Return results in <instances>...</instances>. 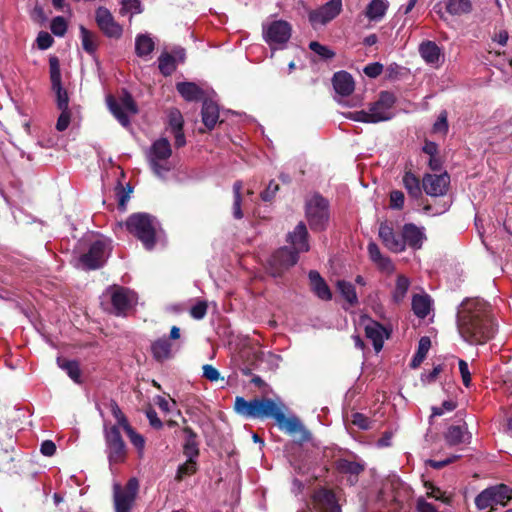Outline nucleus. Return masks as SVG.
<instances>
[{
	"label": "nucleus",
	"instance_id": "obj_33",
	"mask_svg": "<svg viewBox=\"0 0 512 512\" xmlns=\"http://www.w3.org/2000/svg\"><path fill=\"white\" fill-rule=\"evenodd\" d=\"M367 249H368L370 259L376 265H378L381 269L386 270V271H390L393 269V264H392L391 260L388 257H384L381 254L380 249L376 243L370 242L368 244Z\"/></svg>",
	"mask_w": 512,
	"mask_h": 512
},
{
	"label": "nucleus",
	"instance_id": "obj_14",
	"mask_svg": "<svg viewBox=\"0 0 512 512\" xmlns=\"http://www.w3.org/2000/svg\"><path fill=\"white\" fill-rule=\"evenodd\" d=\"M450 176L447 172L440 175L425 174L422 187L425 193L432 197L444 196L449 188Z\"/></svg>",
	"mask_w": 512,
	"mask_h": 512
},
{
	"label": "nucleus",
	"instance_id": "obj_46",
	"mask_svg": "<svg viewBox=\"0 0 512 512\" xmlns=\"http://www.w3.org/2000/svg\"><path fill=\"white\" fill-rule=\"evenodd\" d=\"M123 430L126 432L130 442L137 448L139 454L142 455L144 446H145L144 437L142 435H140L139 433H137L131 427V425H127V427H125Z\"/></svg>",
	"mask_w": 512,
	"mask_h": 512
},
{
	"label": "nucleus",
	"instance_id": "obj_57",
	"mask_svg": "<svg viewBox=\"0 0 512 512\" xmlns=\"http://www.w3.org/2000/svg\"><path fill=\"white\" fill-rule=\"evenodd\" d=\"M443 371L442 365H436L434 366L433 370L429 373H422L421 375V382L423 384H430L435 382L438 375Z\"/></svg>",
	"mask_w": 512,
	"mask_h": 512
},
{
	"label": "nucleus",
	"instance_id": "obj_18",
	"mask_svg": "<svg viewBox=\"0 0 512 512\" xmlns=\"http://www.w3.org/2000/svg\"><path fill=\"white\" fill-rule=\"evenodd\" d=\"M379 237L390 251L400 253L405 250V239H403L402 234H396L386 222L380 224Z\"/></svg>",
	"mask_w": 512,
	"mask_h": 512
},
{
	"label": "nucleus",
	"instance_id": "obj_53",
	"mask_svg": "<svg viewBox=\"0 0 512 512\" xmlns=\"http://www.w3.org/2000/svg\"><path fill=\"white\" fill-rule=\"evenodd\" d=\"M131 189L126 190L121 184L116 188V197L118 200V208L122 211L126 210V204L130 198Z\"/></svg>",
	"mask_w": 512,
	"mask_h": 512
},
{
	"label": "nucleus",
	"instance_id": "obj_5",
	"mask_svg": "<svg viewBox=\"0 0 512 512\" xmlns=\"http://www.w3.org/2000/svg\"><path fill=\"white\" fill-rule=\"evenodd\" d=\"M171 155L172 149L168 139L160 138L151 145L148 160L156 176L163 178L166 173L172 170Z\"/></svg>",
	"mask_w": 512,
	"mask_h": 512
},
{
	"label": "nucleus",
	"instance_id": "obj_1",
	"mask_svg": "<svg viewBox=\"0 0 512 512\" xmlns=\"http://www.w3.org/2000/svg\"><path fill=\"white\" fill-rule=\"evenodd\" d=\"M284 407L281 402L276 403L265 397L248 401L237 396L234 402V410L237 414L252 419L273 418L278 427L293 436L298 443L308 442L311 439V433L296 416L287 418L283 412Z\"/></svg>",
	"mask_w": 512,
	"mask_h": 512
},
{
	"label": "nucleus",
	"instance_id": "obj_23",
	"mask_svg": "<svg viewBox=\"0 0 512 512\" xmlns=\"http://www.w3.org/2000/svg\"><path fill=\"white\" fill-rule=\"evenodd\" d=\"M332 83L335 92L341 96H349L354 91L353 77L346 71L336 72Z\"/></svg>",
	"mask_w": 512,
	"mask_h": 512
},
{
	"label": "nucleus",
	"instance_id": "obj_31",
	"mask_svg": "<svg viewBox=\"0 0 512 512\" xmlns=\"http://www.w3.org/2000/svg\"><path fill=\"white\" fill-rule=\"evenodd\" d=\"M388 6L386 0H371L366 7L365 15L371 21H379L385 16Z\"/></svg>",
	"mask_w": 512,
	"mask_h": 512
},
{
	"label": "nucleus",
	"instance_id": "obj_34",
	"mask_svg": "<svg viewBox=\"0 0 512 512\" xmlns=\"http://www.w3.org/2000/svg\"><path fill=\"white\" fill-rule=\"evenodd\" d=\"M431 308V299L428 295H414L412 299V310L419 318H425Z\"/></svg>",
	"mask_w": 512,
	"mask_h": 512
},
{
	"label": "nucleus",
	"instance_id": "obj_51",
	"mask_svg": "<svg viewBox=\"0 0 512 512\" xmlns=\"http://www.w3.org/2000/svg\"><path fill=\"white\" fill-rule=\"evenodd\" d=\"M50 29L56 36H64L67 31L66 20L62 16H57L52 19Z\"/></svg>",
	"mask_w": 512,
	"mask_h": 512
},
{
	"label": "nucleus",
	"instance_id": "obj_52",
	"mask_svg": "<svg viewBox=\"0 0 512 512\" xmlns=\"http://www.w3.org/2000/svg\"><path fill=\"white\" fill-rule=\"evenodd\" d=\"M376 103L383 107L385 110L391 111V108L395 103V96L391 92L382 91Z\"/></svg>",
	"mask_w": 512,
	"mask_h": 512
},
{
	"label": "nucleus",
	"instance_id": "obj_29",
	"mask_svg": "<svg viewBox=\"0 0 512 512\" xmlns=\"http://www.w3.org/2000/svg\"><path fill=\"white\" fill-rule=\"evenodd\" d=\"M202 122L209 129L212 130L219 118V108L218 105L211 101L205 100L202 105Z\"/></svg>",
	"mask_w": 512,
	"mask_h": 512
},
{
	"label": "nucleus",
	"instance_id": "obj_13",
	"mask_svg": "<svg viewBox=\"0 0 512 512\" xmlns=\"http://www.w3.org/2000/svg\"><path fill=\"white\" fill-rule=\"evenodd\" d=\"M298 253L287 247L277 250L269 260L271 275L280 277L285 270L295 265L298 261Z\"/></svg>",
	"mask_w": 512,
	"mask_h": 512
},
{
	"label": "nucleus",
	"instance_id": "obj_26",
	"mask_svg": "<svg viewBox=\"0 0 512 512\" xmlns=\"http://www.w3.org/2000/svg\"><path fill=\"white\" fill-rule=\"evenodd\" d=\"M418 51L426 63L438 64L441 57V49L434 41L425 40L421 42Z\"/></svg>",
	"mask_w": 512,
	"mask_h": 512
},
{
	"label": "nucleus",
	"instance_id": "obj_27",
	"mask_svg": "<svg viewBox=\"0 0 512 512\" xmlns=\"http://www.w3.org/2000/svg\"><path fill=\"white\" fill-rule=\"evenodd\" d=\"M183 433V454L189 459H197L199 456V442L197 441V434L188 426L183 428Z\"/></svg>",
	"mask_w": 512,
	"mask_h": 512
},
{
	"label": "nucleus",
	"instance_id": "obj_19",
	"mask_svg": "<svg viewBox=\"0 0 512 512\" xmlns=\"http://www.w3.org/2000/svg\"><path fill=\"white\" fill-rule=\"evenodd\" d=\"M313 505L318 512H341L335 495L327 489H319L314 493Z\"/></svg>",
	"mask_w": 512,
	"mask_h": 512
},
{
	"label": "nucleus",
	"instance_id": "obj_8",
	"mask_svg": "<svg viewBox=\"0 0 512 512\" xmlns=\"http://www.w3.org/2000/svg\"><path fill=\"white\" fill-rule=\"evenodd\" d=\"M106 102L109 110L115 118L123 125L128 126L130 119L127 113L136 114L138 112L137 105L130 93L125 91L119 101L114 96L108 95Z\"/></svg>",
	"mask_w": 512,
	"mask_h": 512
},
{
	"label": "nucleus",
	"instance_id": "obj_24",
	"mask_svg": "<svg viewBox=\"0 0 512 512\" xmlns=\"http://www.w3.org/2000/svg\"><path fill=\"white\" fill-rule=\"evenodd\" d=\"M402 237L405 239V246L413 249H420L425 239L423 231L412 223L403 226Z\"/></svg>",
	"mask_w": 512,
	"mask_h": 512
},
{
	"label": "nucleus",
	"instance_id": "obj_15",
	"mask_svg": "<svg viewBox=\"0 0 512 512\" xmlns=\"http://www.w3.org/2000/svg\"><path fill=\"white\" fill-rule=\"evenodd\" d=\"M95 20L99 29L109 38H120L122 27L115 21L111 12L105 7H99L95 13Z\"/></svg>",
	"mask_w": 512,
	"mask_h": 512
},
{
	"label": "nucleus",
	"instance_id": "obj_38",
	"mask_svg": "<svg viewBox=\"0 0 512 512\" xmlns=\"http://www.w3.org/2000/svg\"><path fill=\"white\" fill-rule=\"evenodd\" d=\"M154 50V42L152 38L146 34H141L135 40V53L139 57L149 55Z\"/></svg>",
	"mask_w": 512,
	"mask_h": 512
},
{
	"label": "nucleus",
	"instance_id": "obj_41",
	"mask_svg": "<svg viewBox=\"0 0 512 512\" xmlns=\"http://www.w3.org/2000/svg\"><path fill=\"white\" fill-rule=\"evenodd\" d=\"M80 36L82 47L87 52L92 54L97 49V36L95 33L89 31L86 27L80 26Z\"/></svg>",
	"mask_w": 512,
	"mask_h": 512
},
{
	"label": "nucleus",
	"instance_id": "obj_59",
	"mask_svg": "<svg viewBox=\"0 0 512 512\" xmlns=\"http://www.w3.org/2000/svg\"><path fill=\"white\" fill-rule=\"evenodd\" d=\"M364 73L370 78L378 77L383 71V65L379 62L370 63L363 69Z\"/></svg>",
	"mask_w": 512,
	"mask_h": 512
},
{
	"label": "nucleus",
	"instance_id": "obj_10",
	"mask_svg": "<svg viewBox=\"0 0 512 512\" xmlns=\"http://www.w3.org/2000/svg\"><path fill=\"white\" fill-rule=\"evenodd\" d=\"M342 11V0H329L321 7L311 10L308 14L310 24L314 29L324 26L335 19Z\"/></svg>",
	"mask_w": 512,
	"mask_h": 512
},
{
	"label": "nucleus",
	"instance_id": "obj_63",
	"mask_svg": "<svg viewBox=\"0 0 512 512\" xmlns=\"http://www.w3.org/2000/svg\"><path fill=\"white\" fill-rule=\"evenodd\" d=\"M417 512H440L433 504L420 497L416 501Z\"/></svg>",
	"mask_w": 512,
	"mask_h": 512
},
{
	"label": "nucleus",
	"instance_id": "obj_64",
	"mask_svg": "<svg viewBox=\"0 0 512 512\" xmlns=\"http://www.w3.org/2000/svg\"><path fill=\"white\" fill-rule=\"evenodd\" d=\"M203 376L211 381V382H215L217 381L219 378H220V374L218 372V370L213 367L212 365H209V364H206L203 366Z\"/></svg>",
	"mask_w": 512,
	"mask_h": 512
},
{
	"label": "nucleus",
	"instance_id": "obj_60",
	"mask_svg": "<svg viewBox=\"0 0 512 512\" xmlns=\"http://www.w3.org/2000/svg\"><path fill=\"white\" fill-rule=\"evenodd\" d=\"M459 371L462 377L463 384L466 387H469L471 384V373L468 368V364L466 361L460 359L459 360Z\"/></svg>",
	"mask_w": 512,
	"mask_h": 512
},
{
	"label": "nucleus",
	"instance_id": "obj_44",
	"mask_svg": "<svg viewBox=\"0 0 512 512\" xmlns=\"http://www.w3.org/2000/svg\"><path fill=\"white\" fill-rule=\"evenodd\" d=\"M158 68L164 76H170L176 70L175 57L163 52L158 58Z\"/></svg>",
	"mask_w": 512,
	"mask_h": 512
},
{
	"label": "nucleus",
	"instance_id": "obj_30",
	"mask_svg": "<svg viewBox=\"0 0 512 512\" xmlns=\"http://www.w3.org/2000/svg\"><path fill=\"white\" fill-rule=\"evenodd\" d=\"M176 88L187 101H198L203 97V90L193 82H180L176 85Z\"/></svg>",
	"mask_w": 512,
	"mask_h": 512
},
{
	"label": "nucleus",
	"instance_id": "obj_47",
	"mask_svg": "<svg viewBox=\"0 0 512 512\" xmlns=\"http://www.w3.org/2000/svg\"><path fill=\"white\" fill-rule=\"evenodd\" d=\"M196 460L197 459L187 458V461L178 467L177 474H176L177 481H181L185 476L192 475L196 472V470H197Z\"/></svg>",
	"mask_w": 512,
	"mask_h": 512
},
{
	"label": "nucleus",
	"instance_id": "obj_21",
	"mask_svg": "<svg viewBox=\"0 0 512 512\" xmlns=\"http://www.w3.org/2000/svg\"><path fill=\"white\" fill-rule=\"evenodd\" d=\"M183 116L178 109H171L168 114V125L171 133L175 138V146L183 147L186 144L185 135L183 133Z\"/></svg>",
	"mask_w": 512,
	"mask_h": 512
},
{
	"label": "nucleus",
	"instance_id": "obj_25",
	"mask_svg": "<svg viewBox=\"0 0 512 512\" xmlns=\"http://www.w3.org/2000/svg\"><path fill=\"white\" fill-rule=\"evenodd\" d=\"M308 276L311 290L317 295V297L325 301L331 300V290L321 275L317 271L311 270Z\"/></svg>",
	"mask_w": 512,
	"mask_h": 512
},
{
	"label": "nucleus",
	"instance_id": "obj_3",
	"mask_svg": "<svg viewBox=\"0 0 512 512\" xmlns=\"http://www.w3.org/2000/svg\"><path fill=\"white\" fill-rule=\"evenodd\" d=\"M125 226L147 250L155 247L159 226L155 217L147 213H134L128 217Z\"/></svg>",
	"mask_w": 512,
	"mask_h": 512
},
{
	"label": "nucleus",
	"instance_id": "obj_61",
	"mask_svg": "<svg viewBox=\"0 0 512 512\" xmlns=\"http://www.w3.org/2000/svg\"><path fill=\"white\" fill-rule=\"evenodd\" d=\"M279 190V185L274 181H270L267 188L261 193V198L263 201H271L277 191Z\"/></svg>",
	"mask_w": 512,
	"mask_h": 512
},
{
	"label": "nucleus",
	"instance_id": "obj_11",
	"mask_svg": "<svg viewBox=\"0 0 512 512\" xmlns=\"http://www.w3.org/2000/svg\"><path fill=\"white\" fill-rule=\"evenodd\" d=\"M49 68L52 90L56 94L57 108L59 110H69V97L67 91L62 86L60 63L56 56L49 58Z\"/></svg>",
	"mask_w": 512,
	"mask_h": 512
},
{
	"label": "nucleus",
	"instance_id": "obj_62",
	"mask_svg": "<svg viewBox=\"0 0 512 512\" xmlns=\"http://www.w3.org/2000/svg\"><path fill=\"white\" fill-rule=\"evenodd\" d=\"M53 43L52 36L47 32H40L37 37V45L40 49H48Z\"/></svg>",
	"mask_w": 512,
	"mask_h": 512
},
{
	"label": "nucleus",
	"instance_id": "obj_4",
	"mask_svg": "<svg viewBox=\"0 0 512 512\" xmlns=\"http://www.w3.org/2000/svg\"><path fill=\"white\" fill-rule=\"evenodd\" d=\"M105 453L110 467L125 462L127 446L117 425L104 424Z\"/></svg>",
	"mask_w": 512,
	"mask_h": 512
},
{
	"label": "nucleus",
	"instance_id": "obj_55",
	"mask_svg": "<svg viewBox=\"0 0 512 512\" xmlns=\"http://www.w3.org/2000/svg\"><path fill=\"white\" fill-rule=\"evenodd\" d=\"M207 303L205 301H199L190 309V315L197 320L203 319L207 313Z\"/></svg>",
	"mask_w": 512,
	"mask_h": 512
},
{
	"label": "nucleus",
	"instance_id": "obj_37",
	"mask_svg": "<svg viewBox=\"0 0 512 512\" xmlns=\"http://www.w3.org/2000/svg\"><path fill=\"white\" fill-rule=\"evenodd\" d=\"M472 2L470 0H448L446 2V11L454 16H460L470 13Z\"/></svg>",
	"mask_w": 512,
	"mask_h": 512
},
{
	"label": "nucleus",
	"instance_id": "obj_39",
	"mask_svg": "<svg viewBox=\"0 0 512 512\" xmlns=\"http://www.w3.org/2000/svg\"><path fill=\"white\" fill-rule=\"evenodd\" d=\"M57 364L61 369L67 372V374L73 381H75L76 383H80L81 372L78 362L58 357Z\"/></svg>",
	"mask_w": 512,
	"mask_h": 512
},
{
	"label": "nucleus",
	"instance_id": "obj_7",
	"mask_svg": "<svg viewBox=\"0 0 512 512\" xmlns=\"http://www.w3.org/2000/svg\"><path fill=\"white\" fill-rule=\"evenodd\" d=\"M512 498V489L505 484L490 486L479 493L475 498V505L479 510H484L494 505L505 506Z\"/></svg>",
	"mask_w": 512,
	"mask_h": 512
},
{
	"label": "nucleus",
	"instance_id": "obj_28",
	"mask_svg": "<svg viewBox=\"0 0 512 512\" xmlns=\"http://www.w3.org/2000/svg\"><path fill=\"white\" fill-rule=\"evenodd\" d=\"M366 337L372 341L376 352L381 351L384 343L385 328L377 322L371 321L365 327Z\"/></svg>",
	"mask_w": 512,
	"mask_h": 512
},
{
	"label": "nucleus",
	"instance_id": "obj_6",
	"mask_svg": "<svg viewBox=\"0 0 512 512\" xmlns=\"http://www.w3.org/2000/svg\"><path fill=\"white\" fill-rule=\"evenodd\" d=\"M306 218L314 231H322L329 221V202L320 194H314L306 201Z\"/></svg>",
	"mask_w": 512,
	"mask_h": 512
},
{
	"label": "nucleus",
	"instance_id": "obj_54",
	"mask_svg": "<svg viewBox=\"0 0 512 512\" xmlns=\"http://www.w3.org/2000/svg\"><path fill=\"white\" fill-rule=\"evenodd\" d=\"M404 193L400 190H393L390 193V207L400 210L404 206Z\"/></svg>",
	"mask_w": 512,
	"mask_h": 512
},
{
	"label": "nucleus",
	"instance_id": "obj_2",
	"mask_svg": "<svg viewBox=\"0 0 512 512\" xmlns=\"http://www.w3.org/2000/svg\"><path fill=\"white\" fill-rule=\"evenodd\" d=\"M457 327L466 342L486 343L495 332L489 304L478 298L464 300L457 313Z\"/></svg>",
	"mask_w": 512,
	"mask_h": 512
},
{
	"label": "nucleus",
	"instance_id": "obj_50",
	"mask_svg": "<svg viewBox=\"0 0 512 512\" xmlns=\"http://www.w3.org/2000/svg\"><path fill=\"white\" fill-rule=\"evenodd\" d=\"M449 129L448 125V113L446 110L440 112L436 122L433 125L434 133L447 134Z\"/></svg>",
	"mask_w": 512,
	"mask_h": 512
},
{
	"label": "nucleus",
	"instance_id": "obj_20",
	"mask_svg": "<svg viewBox=\"0 0 512 512\" xmlns=\"http://www.w3.org/2000/svg\"><path fill=\"white\" fill-rule=\"evenodd\" d=\"M444 439L449 446L469 444L471 441V434L467 429L466 423H463L462 425H451L444 433Z\"/></svg>",
	"mask_w": 512,
	"mask_h": 512
},
{
	"label": "nucleus",
	"instance_id": "obj_45",
	"mask_svg": "<svg viewBox=\"0 0 512 512\" xmlns=\"http://www.w3.org/2000/svg\"><path fill=\"white\" fill-rule=\"evenodd\" d=\"M369 116L371 123H378L381 121H387L392 118L391 111L385 110L383 107L379 106L376 102H374L369 108Z\"/></svg>",
	"mask_w": 512,
	"mask_h": 512
},
{
	"label": "nucleus",
	"instance_id": "obj_56",
	"mask_svg": "<svg viewBox=\"0 0 512 512\" xmlns=\"http://www.w3.org/2000/svg\"><path fill=\"white\" fill-rule=\"evenodd\" d=\"M71 112L70 110H61L56 123V129L60 132L66 130L70 124Z\"/></svg>",
	"mask_w": 512,
	"mask_h": 512
},
{
	"label": "nucleus",
	"instance_id": "obj_42",
	"mask_svg": "<svg viewBox=\"0 0 512 512\" xmlns=\"http://www.w3.org/2000/svg\"><path fill=\"white\" fill-rule=\"evenodd\" d=\"M410 281L409 279L404 275H398L396 279V285L392 293V298L394 302L399 303L401 302L409 289Z\"/></svg>",
	"mask_w": 512,
	"mask_h": 512
},
{
	"label": "nucleus",
	"instance_id": "obj_12",
	"mask_svg": "<svg viewBox=\"0 0 512 512\" xmlns=\"http://www.w3.org/2000/svg\"><path fill=\"white\" fill-rule=\"evenodd\" d=\"M108 257V245L105 241L97 240L93 242L88 252L80 256V262L83 268L95 270L104 265Z\"/></svg>",
	"mask_w": 512,
	"mask_h": 512
},
{
	"label": "nucleus",
	"instance_id": "obj_40",
	"mask_svg": "<svg viewBox=\"0 0 512 512\" xmlns=\"http://www.w3.org/2000/svg\"><path fill=\"white\" fill-rule=\"evenodd\" d=\"M336 466L341 473L351 475H359L362 471H364L365 468L362 463L350 461L348 459H339L336 462Z\"/></svg>",
	"mask_w": 512,
	"mask_h": 512
},
{
	"label": "nucleus",
	"instance_id": "obj_9",
	"mask_svg": "<svg viewBox=\"0 0 512 512\" xmlns=\"http://www.w3.org/2000/svg\"><path fill=\"white\" fill-rule=\"evenodd\" d=\"M139 489V482L136 478H130L125 487L119 484L114 485V507L115 512H130L135 502Z\"/></svg>",
	"mask_w": 512,
	"mask_h": 512
},
{
	"label": "nucleus",
	"instance_id": "obj_48",
	"mask_svg": "<svg viewBox=\"0 0 512 512\" xmlns=\"http://www.w3.org/2000/svg\"><path fill=\"white\" fill-rule=\"evenodd\" d=\"M108 407L112 413V415L115 417V419L117 420V426L118 428H125L127 427V425H130L126 416L124 415V413L121 411L119 405L117 404L116 401L114 400H111L108 404Z\"/></svg>",
	"mask_w": 512,
	"mask_h": 512
},
{
	"label": "nucleus",
	"instance_id": "obj_17",
	"mask_svg": "<svg viewBox=\"0 0 512 512\" xmlns=\"http://www.w3.org/2000/svg\"><path fill=\"white\" fill-rule=\"evenodd\" d=\"M110 300L113 313L117 316L125 315L135 302L134 294L126 288L116 287L111 290Z\"/></svg>",
	"mask_w": 512,
	"mask_h": 512
},
{
	"label": "nucleus",
	"instance_id": "obj_22",
	"mask_svg": "<svg viewBox=\"0 0 512 512\" xmlns=\"http://www.w3.org/2000/svg\"><path fill=\"white\" fill-rule=\"evenodd\" d=\"M308 232L305 224L300 222L287 236V241L292 245V249L296 252H307L309 244L307 241Z\"/></svg>",
	"mask_w": 512,
	"mask_h": 512
},
{
	"label": "nucleus",
	"instance_id": "obj_58",
	"mask_svg": "<svg viewBox=\"0 0 512 512\" xmlns=\"http://www.w3.org/2000/svg\"><path fill=\"white\" fill-rule=\"evenodd\" d=\"M134 10L136 13H141V2L139 0H122L121 14Z\"/></svg>",
	"mask_w": 512,
	"mask_h": 512
},
{
	"label": "nucleus",
	"instance_id": "obj_35",
	"mask_svg": "<svg viewBox=\"0 0 512 512\" xmlns=\"http://www.w3.org/2000/svg\"><path fill=\"white\" fill-rule=\"evenodd\" d=\"M402 182L410 197L418 199L422 195L420 181L412 172H406Z\"/></svg>",
	"mask_w": 512,
	"mask_h": 512
},
{
	"label": "nucleus",
	"instance_id": "obj_32",
	"mask_svg": "<svg viewBox=\"0 0 512 512\" xmlns=\"http://www.w3.org/2000/svg\"><path fill=\"white\" fill-rule=\"evenodd\" d=\"M151 350L154 358L162 362L171 357L172 345L168 339L160 338L152 343Z\"/></svg>",
	"mask_w": 512,
	"mask_h": 512
},
{
	"label": "nucleus",
	"instance_id": "obj_16",
	"mask_svg": "<svg viewBox=\"0 0 512 512\" xmlns=\"http://www.w3.org/2000/svg\"><path fill=\"white\" fill-rule=\"evenodd\" d=\"M264 39L269 45L284 44L291 36V26L288 22L277 20L263 31Z\"/></svg>",
	"mask_w": 512,
	"mask_h": 512
},
{
	"label": "nucleus",
	"instance_id": "obj_49",
	"mask_svg": "<svg viewBox=\"0 0 512 512\" xmlns=\"http://www.w3.org/2000/svg\"><path fill=\"white\" fill-rule=\"evenodd\" d=\"M309 48L315 54L320 56L322 59H331L335 56V52L331 50L328 46L322 45L317 41H312L309 43Z\"/></svg>",
	"mask_w": 512,
	"mask_h": 512
},
{
	"label": "nucleus",
	"instance_id": "obj_36",
	"mask_svg": "<svg viewBox=\"0 0 512 512\" xmlns=\"http://www.w3.org/2000/svg\"><path fill=\"white\" fill-rule=\"evenodd\" d=\"M431 347V340L427 336H423L420 338L418 343V349L413 356L410 367L415 369L420 366V364L424 361L426 358V355Z\"/></svg>",
	"mask_w": 512,
	"mask_h": 512
},
{
	"label": "nucleus",
	"instance_id": "obj_43",
	"mask_svg": "<svg viewBox=\"0 0 512 512\" xmlns=\"http://www.w3.org/2000/svg\"><path fill=\"white\" fill-rule=\"evenodd\" d=\"M337 288L350 305H356L358 303L356 290L352 283L340 280L337 282Z\"/></svg>",
	"mask_w": 512,
	"mask_h": 512
}]
</instances>
